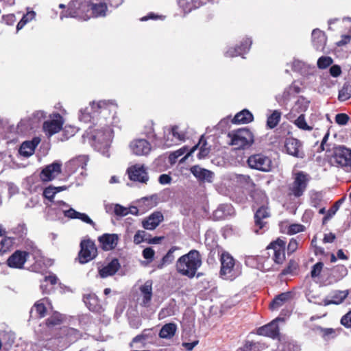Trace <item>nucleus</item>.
I'll list each match as a JSON object with an SVG mask.
<instances>
[{"label":"nucleus","mask_w":351,"mask_h":351,"mask_svg":"<svg viewBox=\"0 0 351 351\" xmlns=\"http://www.w3.org/2000/svg\"><path fill=\"white\" fill-rule=\"evenodd\" d=\"M117 104L113 99L93 101L88 106L81 108L78 119L85 123L116 125L119 122L117 116Z\"/></svg>","instance_id":"f257e3e1"},{"label":"nucleus","mask_w":351,"mask_h":351,"mask_svg":"<svg viewBox=\"0 0 351 351\" xmlns=\"http://www.w3.org/2000/svg\"><path fill=\"white\" fill-rule=\"evenodd\" d=\"M67 187L66 186H58L55 187L51 185L46 187L43 191V196L45 198L51 202V204L48 205V213L49 217L51 220L56 219V217H51V214L53 212H56V210H59L61 211L64 217L71 219H80L82 221L90 225L93 228L95 226V223L88 217V215L83 213H80L73 208H71L70 206L62 200L53 201L56 193L66 190Z\"/></svg>","instance_id":"f03ea898"},{"label":"nucleus","mask_w":351,"mask_h":351,"mask_svg":"<svg viewBox=\"0 0 351 351\" xmlns=\"http://www.w3.org/2000/svg\"><path fill=\"white\" fill-rule=\"evenodd\" d=\"M202 263L199 252L192 250L187 254L181 256L176 261V269L182 276L193 278Z\"/></svg>","instance_id":"7ed1b4c3"},{"label":"nucleus","mask_w":351,"mask_h":351,"mask_svg":"<svg viewBox=\"0 0 351 351\" xmlns=\"http://www.w3.org/2000/svg\"><path fill=\"white\" fill-rule=\"evenodd\" d=\"M28 256H32L36 262L41 261V252L32 242H27L26 250L15 251L7 260V264L10 267L21 269L27 261Z\"/></svg>","instance_id":"20e7f679"},{"label":"nucleus","mask_w":351,"mask_h":351,"mask_svg":"<svg viewBox=\"0 0 351 351\" xmlns=\"http://www.w3.org/2000/svg\"><path fill=\"white\" fill-rule=\"evenodd\" d=\"M220 276L224 280H232L241 274L239 263H237L231 254L223 252L220 256Z\"/></svg>","instance_id":"39448f33"},{"label":"nucleus","mask_w":351,"mask_h":351,"mask_svg":"<svg viewBox=\"0 0 351 351\" xmlns=\"http://www.w3.org/2000/svg\"><path fill=\"white\" fill-rule=\"evenodd\" d=\"M228 136L230 138V145L237 149L247 148L254 142L253 134L247 128H241L233 133H230Z\"/></svg>","instance_id":"423d86ee"},{"label":"nucleus","mask_w":351,"mask_h":351,"mask_svg":"<svg viewBox=\"0 0 351 351\" xmlns=\"http://www.w3.org/2000/svg\"><path fill=\"white\" fill-rule=\"evenodd\" d=\"M331 161L337 167L346 171L351 170V149L344 145H339L333 148Z\"/></svg>","instance_id":"0eeeda50"},{"label":"nucleus","mask_w":351,"mask_h":351,"mask_svg":"<svg viewBox=\"0 0 351 351\" xmlns=\"http://www.w3.org/2000/svg\"><path fill=\"white\" fill-rule=\"evenodd\" d=\"M64 120L58 112H53L48 116V119L43 123V132L47 138L58 133L62 128Z\"/></svg>","instance_id":"6e6552de"},{"label":"nucleus","mask_w":351,"mask_h":351,"mask_svg":"<svg viewBox=\"0 0 351 351\" xmlns=\"http://www.w3.org/2000/svg\"><path fill=\"white\" fill-rule=\"evenodd\" d=\"M47 117V112L43 110H36L27 119H21L17 125L18 132L26 134L34 129L43 120Z\"/></svg>","instance_id":"1a4fd4ad"},{"label":"nucleus","mask_w":351,"mask_h":351,"mask_svg":"<svg viewBox=\"0 0 351 351\" xmlns=\"http://www.w3.org/2000/svg\"><path fill=\"white\" fill-rule=\"evenodd\" d=\"M108 125H104L105 127L102 130H97L95 131L92 135V139L94 141V146L98 149L104 148L108 149L110 147L111 141L113 138L112 130Z\"/></svg>","instance_id":"9d476101"},{"label":"nucleus","mask_w":351,"mask_h":351,"mask_svg":"<svg viewBox=\"0 0 351 351\" xmlns=\"http://www.w3.org/2000/svg\"><path fill=\"white\" fill-rule=\"evenodd\" d=\"M309 182V176L303 172L300 171L295 176L293 183L289 186V195L295 197H301L306 189Z\"/></svg>","instance_id":"9b49d317"},{"label":"nucleus","mask_w":351,"mask_h":351,"mask_svg":"<svg viewBox=\"0 0 351 351\" xmlns=\"http://www.w3.org/2000/svg\"><path fill=\"white\" fill-rule=\"evenodd\" d=\"M247 164L251 169L263 172H269L272 168V161L271 158L263 154H256L250 156L247 159Z\"/></svg>","instance_id":"f8f14e48"},{"label":"nucleus","mask_w":351,"mask_h":351,"mask_svg":"<svg viewBox=\"0 0 351 351\" xmlns=\"http://www.w3.org/2000/svg\"><path fill=\"white\" fill-rule=\"evenodd\" d=\"M80 251L78 258L82 264L87 263L97 255V249L95 243L90 239L83 240L80 243Z\"/></svg>","instance_id":"ddd939ff"},{"label":"nucleus","mask_w":351,"mask_h":351,"mask_svg":"<svg viewBox=\"0 0 351 351\" xmlns=\"http://www.w3.org/2000/svg\"><path fill=\"white\" fill-rule=\"evenodd\" d=\"M285 245L284 240L278 239L267 247L268 254H272V260L276 265H281L285 261Z\"/></svg>","instance_id":"4468645a"},{"label":"nucleus","mask_w":351,"mask_h":351,"mask_svg":"<svg viewBox=\"0 0 351 351\" xmlns=\"http://www.w3.org/2000/svg\"><path fill=\"white\" fill-rule=\"evenodd\" d=\"M252 41L250 38L245 37L243 38L239 45L235 47H229L224 51L226 57L233 58L239 56H243L247 53L251 47Z\"/></svg>","instance_id":"2eb2a0df"},{"label":"nucleus","mask_w":351,"mask_h":351,"mask_svg":"<svg viewBox=\"0 0 351 351\" xmlns=\"http://www.w3.org/2000/svg\"><path fill=\"white\" fill-rule=\"evenodd\" d=\"M285 149L286 152L294 157L303 158L304 153L302 148L301 142L295 138H287L285 142Z\"/></svg>","instance_id":"dca6fc26"},{"label":"nucleus","mask_w":351,"mask_h":351,"mask_svg":"<svg viewBox=\"0 0 351 351\" xmlns=\"http://www.w3.org/2000/svg\"><path fill=\"white\" fill-rule=\"evenodd\" d=\"M62 163L55 161L46 166L40 174V179L43 182H49L56 178L61 173Z\"/></svg>","instance_id":"f3484780"},{"label":"nucleus","mask_w":351,"mask_h":351,"mask_svg":"<svg viewBox=\"0 0 351 351\" xmlns=\"http://www.w3.org/2000/svg\"><path fill=\"white\" fill-rule=\"evenodd\" d=\"M283 322L284 319L278 317L270 323L258 328L257 333L259 335L267 336L272 339L277 338L279 335L278 322Z\"/></svg>","instance_id":"a211bd4d"},{"label":"nucleus","mask_w":351,"mask_h":351,"mask_svg":"<svg viewBox=\"0 0 351 351\" xmlns=\"http://www.w3.org/2000/svg\"><path fill=\"white\" fill-rule=\"evenodd\" d=\"M130 149L136 156H146L151 151L150 143L144 138L134 139L130 143Z\"/></svg>","instance_id":"6ab92c4d"},{"label":"nucleus","mask_w":351,"mask_h":351,"mask_svg":"<svg viewBox=\"0 0 351 351\" xmlns=\"http://www.w3.org/2000/svg\"><path fill=\"white\" fill-rule=\"evenodd\" d=\"M350 293L349 290H333L330 292L328 295L323 300L324 306L330 304L339 305L342 304Z\"/></svg>","instance_id":"aec40b11"},{"label":"nucleus","mask_w":351,"mask_h":351,"mask_svg":"<svg viewBox=\"0 0 351 351\" xmlns=\"http://www.w3.org/2000/svg\"><path fill=\"white\" fill-rule=\"evenodd\" d=\"M129 178L131 180L146 183L149 177L144 165H135L128 169Z\"/></svg>","instance_id":"412c9836"},{"label":"nucleus","mask_w":351,"mask_h":351,"mask_svg":"<svg viewBox=\"0 0 351 351\" xmlns=\"http://www.w3.org/2000/svg\"><path fill=\"white\" fill-rule=\"evenodd\" d=\"M327 282L333 284L342 280L348 274V269L343 265H337L331 269H327Z\"/></svg>","instance_id":"4be33fe9"},{"label":"nucleus","mask_w":351,"mask_h":351,"mask_svg":"<svg viewBox=\"0 0 351 351\" xmlns=\"http://www.w3.org/2000/svg\"><path fill=\"white\" fill-rule=\"evenodd\" d=\"M103 250L108 251L115 248L118 243L119 236L117 234H104L98 238Z\"/></svg>","instance_id":"5701e85b"},{"label":"nucleus","mask_w":351,"mask_h":351,"mask_svg":"<svg viewBox=\"0 0 351 351\" xmlns=\"http://www.w3.org/2000/svg\"><path fill=\"white\" fill-rule=\"evenodd\" d=\"M191 172L199 181L210 183L213 180L214 173L198 165L192 167Z\"/></svg>","instance_id":"b1692460"},{"label":"nucleus","mask_w":351,"mask_h":351,"mask_svg":"<svg viewBox=\"0 0 351 351\" xmlns=\"http://www.w3.org/2000/svg\"><path fill=\"white\" fill-rule=\"evenodd\" d=\"M184 139L185 132L180 130L178 126L174 125L169 132L165 143L167 146H171L173 144H178L184 141Z\"/></svg>","instance_id":"393cba45"},{"label":"nucleus","mask_w":351,"mask_h":351,"mask_svg":"<svg viewBox=\"0 0 351 351\" xmlns=\"http://www.w3.org/2000/svg\"><path fill=\"white\" fill-rule=\"evenodd\" d=\"M292 69L302 75H313L315 72V66L311 65L298 59H294L291 63Z\"/></svg>","instance_id":"a878e982"},{"label":"nucleus","mask_w":351,"mask_h":351,"mask_svg":"<svg viewBox=\"0 0 351 351\" xmlns=\"http://www.w3.org/2000/svg\"><path fill=\"white\" fill-rule=\"evenodd\" d=\"M300 92V88L295 84L294 83L285 88L282 94H278L276 96V100L280 104H285L289 101L293 95L299 93Z\"/></svg>","instance_id":"bb28decb"},{"label":"nucleus","mask_w":351,"mask_h":351,"mask_svg":"<svg viewBox=\"0 0 351 351\" xmlns=\"http://www.w3.org/2000/svg\"><path fill=\"white\" fill-rule=\"evenodd\" d=\"M269 217V213L268 209L265 206H261L255 213L254 215V223L255 227L258 228L254 229V232L256 234H260L259 230L263 229L265 225L264 219Z\"/></svg>","instance_id":"cd10ccee"},{"label":"nucleus","mask_w":351,"mask_h":351,"mask_svg":"<svg viewBox=\"0 0 351 351\" xmlns=\"http://www.w3.org/2000/svg\"><path fill=\"white\" fill-rule=\"evenodd\" d=\"M199 146V152L197 154V157L199 159H202L206 158L209 152H210V148L207 147V142L204 139V136H202L199 143L195 146H193L188 152L186 156L181 159V161L185 160L189 156L192 155V154L197 149V147Z\"/></svg>","instance_id":"c85d7f7f"},{"label":"nucleus","mask_w":351,"mask_h":351,"mask_svg":"<svg viewBox=\"0 0 351 351\" xmlns=\"http://www.w3.org/2000/svg\"><path fill=\"white\" fill-rule=\"evenodd\" d=\"M84 302L86 307L92 312L100 313L103 311L101 305L95 293H88L84 295Z\"/></svg>","instance_id":"c756f323"},{"label":"nucleus","mask_w":351,"mask_h":351,"mask_svg":"<svg viewBox=\"0 0 351 351\" xmlns=\"http://www.w3.org/2000/svg\"><path fill=\"white\" fill-rule=\"evenodd\" d=\"M163 215L160 212H154L143 221L145 229L153 230L163 221Z\"/></svg>","instance_id":"7c9ffc66"},{"label":"nucleus","mask_w":351,"mask_h":351,"mask_svg":"<svg viewBox=\"0 0 351 351\" xmlns=\"http://www.w3.org/2000/svg\"><path fill=\"white\" fill-rule=\"evenodd\" d=\"M40 142V138L39 137H35L32 141L23 142L19 149L20 154L25 157L32 156Z\"/></svg>","instance_id":"2f4dec72"},{"label":"nucleus","mask_w":351,"mask_h":351,"mask_svg":"<svg viewBox=\"0 0 351 351\" xmlns=\"http://www.w3.org/2000/svg\"><path fill=\"white\" fill-rule=\"evenodd\" d=\"M326 36L324 32L315 29L312 32L313 47L317 51H323L326 44Z\"/></svg>","instance_id":"473e14b6"},{"label":"nucleus","mask_w":351,"mask_h":351,"mask_svg":"<svg viewBox=\"0 0 351 351\" xmlns=\"http://www.w3.org/2000/svg\"><path fill=\"white\" fill-rule=\"evenodd\" d=\"M140 291L143 296L141 306L147 307L149 306L152 298V281L147 280L140 287Z\"/></svg>","instance_id":"72a5a7b5"},{"label":"nucleus","mask_w":351,"mask_h":351,"mask_svg":"<svg viewBox=\"0 0 351 351\" xmlns=\"http://www.w3.org/2000/svg\"><path fill=\"white\" fill-rule=\"evenodd\" d=\"M88 157L86 156H78L66 163V167L71 172H75L79 169H84L87 165Z\"/></svg>","instance_id":"f704fd0d"},{"label":"nucleus","mask_w":351,"mask_h":351,"mask_svg":"<svg viewBox=\"0 0 351 351\" xmlns=\"http://www.w3.org/2000/svg\"><path fill=\"white\" fill-rule=\"evenodd\" d=\"M49 304V300L47 298L37 301L31 309L30 314L32 317H43L46 315V304Z\"/></svg>","instance_id":"c9c22d12"},{"label":"nucleus","mask_w":351,"mask_h":351,"mask_svg":"<svg viewBox=\"0 0 351 351\" xmlns=\"http://www.w3.org/2000/svg\"><path fill=\"white\" fill-rule=\"evenodd\" d=\"M234 213V210L232 205L228 204H221L213 212V219L215 220H221L228 216H232Z\"/></svg>","instance_id":"e433bc0d"},{"label":"nucleus","mask_w":351,"mask_h":351,"mask_svg":"<svg viewBox=\"0 0 351 351\" xmlns=\"http://www.w3.org/2000/svg\"><path fill=\"white\" fill-rule=\"evenodd\" d=\"M119 261L114 258L99 270V276L103 278L113 276L119 270Z\"/></svg>","instance_id":"4c0bfd02"},{"label":"nucleus","mask_w":351,"mask_h":351,"mask_svg":"<svg viewBox=\"0 0 351 351\" xmlns=\"http://www.w3.org/2000/svg\"><path fill=\"white\" fill-rule=\"evenodd\" d=\"M206 3L201 0H178V4L184 14H189L193 10L197 9Z\"/></svg>","instance_id":"58836bf2"},{"label":"nucleus","mask_w":351,"mask_h":351,"mask_svg":"<svg viewBox=\"0 0 351 351\" xmlns=\"http://www.w3.org/2000/svg\"><path fill=\"white\" fill-rule=\"evenodd\" d=\"M253 119V114L248 110L244 109L235 114L232 123L246 124L252 122Z\"/></svg>","instance_id":"ea45409f"},{"label":"nucleus","mask_w":351,"mask_h":351,"mask_svg":"<svg viewBox=\"0 0 351 351\" xmlns=\"http://www.w3.org/2000/svg\"><path fill=\"white\" fill-rule=\"evenodd\" d=\"M177 330V326L174 323L165 324L159 332V337L162 339H169L172 338Z\"/></svg>","instance_id":"a19ab883"},{"label":"nucleus","mask_w":351,"mask_h":351,"mask_svg":"<svg viewBox=\"0 0 351 351\" xmlns=\"http://www.w3.org/2000/svg\"><path fill=\"white\" fill-rule=\"evenodd\" d=\"M291 297V293L285 292L277 295L270 304V308L271 310L278 309L279 307L283 305L285 302L288 301Z\"/></svg>","instance_id":"79ce46f5"},{"label":"nucleus","mask_w":351,"mask_h":351,"mask_svg":"<svg viewBox=\"0 0 351 351\" xmlns=\"http://www.w3.org/2000/svg\"><path fill=\"white\" fill-rule=\"evenodd\" d=\"M89 7L93 17H103L106 15L108 8L105 3H90Z\"/></svg>","instance_id":"37998d69"},{"label":"nucleus","mask_w":351,"mask_h":351,"mask_svg":"<svg viewBox=\"0 0 351 351\" xmlns=\"http://www.w3.org/2000/svg\"><path fill=\"white\" fill-rule=\"evenodd\" d=\"M318 330H319V332L322 335L323 339L326 341L335 338L340 332V329H334L331 328L319 327Z\"/></svg>","instance_id":"c03bdc74"},{"label":"nucleus","mask_w":351,"mask_h":351,"mask_svg":"<svg viewBox=\"0 0 351 351\" xmlns=\"http://www.w3.org/2000/svg\"><path fill=\"white\" fill-rule=\"evenodd\" d=\"M293 123L298 128L303 130L310 131L315 128V125L311 122L309 124L307 123L304 114H300Z\"/></svg>","instance_id":"a18cd8bd"},{"label":"nucleus","mask_w":351,"mask_h":351,"mask_svg":"<svg viewBox=\"0 0 351 351\" xmlns=\"http://www.w3.org/2000/svg\"><path fill=\"white\" fill-rule=\"evenodd\" d=\"M179 249L180 248L176 246L171 247L169 250L166 255L163 256V258L161 260V263L158 265V267L159 269H162L165 265H169L171 263L175 258V256L173 255L174 252Z\"/></svg>","instance_id":"49530a36"},{"label":"nucleus","mask_w":351,"mask_h":351,"mask_svg":"<svg viewBox=\"0 0 351 351\" xmlns=\"http://www.w3.org/2000/svg\"><path fill=\"white\" fill-rule=\"evenodd\" d=\"M308 105L309 101L304 97H300L295 102L292 110V113L297 111L299 113L303 114V112L308 109Z\"/></svg>","instance_id":"de8ad7c7"},{"label":"nucleus","mask_w":351,"mask_h":351,"mask_svg":"<svg viewBox=\"0 0 351 351\" xmlns=\"http://www.w3.org/2000/svg\"><path fill=\"white\" fill-rule=\"evenodd\" d=\"M36 17V12L33 10H27V12L24 14L20 21L16 25L17 31L21 29L27 23L32 21Z\"/></svg>","instance_id":"09e8293b"},{"label":"nucleus","mask_w":351,"mask_h":351,"mask_svg":"<svg viewBox=\"0 0 351 351\" xmlns=\"http://www.w3.org/2000/svg\"><path fill=\"white\" fill-rule=\"evenodd\" d=\"M62 332L69 342H74L80 337V331L73 328H64L62 329Z\"/></svg>","instance_id":"8fccbe9b"},{"label":"nucleus","mask_w":351,"mask_h":351,"mask_svg":"<svg viewBox=\"0 0 351 351\" xmlns=\"http://www.w3.org/2000/svg\"><path fill=\"white\" fill-rule=\"evenodd\" d=\"M280 112L278 110H274L267 118V126L270 129L274 128L280 122Z\"/></svg>","instance_id":"3c124183"},{"label":"nucleus","mask_w":351,"mask_h":351,"mask_svg":"<svg viewBox=\"0 0 351 351\" xmlns=\"http://www.w3.org/2000/svg\"><path fill=\"white\" fill-rule=\"evenodd\" d=\"M351 97V85L345 83L342 88L339 91L338 99L341 101H345Z\"/></svg>","instance_id":"603ef678"},{"label":"nucleus","mask_w":351,"mask_h":351,"mask_svg":"<svg viewBox=\"0 0 351 351\" xmlns=\"http://www.w3.org/2000/svg\"><path fill=\"white\" fill-rule=\"evenodd\" d=\"M62 321V315L58 313H53L46 320V325L49 328H51L60 325Z\"/></svg>","instance_id":"864d4df0"},{"label":"nucleus","mask_w":351,"mask_h":351,"mask_svg":"<svg viewBox=\"0 0 351 351\" xmlns=\"http://www.w3.org/2000/svg\"><path fill=\"white\" fill-rule=\"evenodd\" d=\"M333 60L329 56H322L317 60V65L320 69H325L332 65Z\"/></svg>","instance_id":"5fc2aeb1"},{"label":"nucleus","mask_w":351,"mask_h":351,"mask_svg":"<svg viewBox=\"0 0 351 351\" xmlns=\"http://www.w3.org/2000/svg\"><path fill=\"white\" fill-rule=\"evenodd\" d=\"M343 201V199L338 200L335 204V205L330 210H328L326 215L323 219L324 222H325L327 220H329L333 215H335L336 212L338 210L339 208L340 204L342 203Z\"/></svg>","instance_id":"6e6d98bb"},{"label":"nucleus","mask_w":351,"mask_h":351,"mask_svg":"<svg viewBox=\"0 0 351 351\" xmlns=\"http://www.w3.org/2000/svg\"><path fill=\"white\" fill-rule=\"evenodd\" d=\"M259 343L256 342H247L243 348H239L237 351H257Z\"/></svg>","instance_id":"4d7b16f0"},{"label":"nucleus","mask_w":351,"mask_h":351,"mask_svg":"<svg viewBox=\"0 0 351 351\" xmlns=\"http://www.w3.org/2000/svg\"><path fill=\"white\" fill-rule=\"evenodd\" d=\"M324 263L322 262H318L315 264L311 270V276L313 278L317 277L320 275L321 271L323 269Z\"/></svg>","instance_id":"13d9d810"},{"label":"nucleus","mask_w":351,"mask_h":351,"mask_svg":"<svg viewBox=\"0 0 351 351\" xmlns=\"http://www.w3.org/2000/svg\"><path fill=\"white\" fill-rule=\"evenodd\" d=\"M349 121V117L344 113L337 114L335 117V121L340 125H345Z\"/></svg>","instance_id":"bf43d9fd"},{"label":"nucleus","mask_w":351,"mask_h":351,"mask_svg":"<svg viewBox=\"0 0 351 351\" xmlns=\"http://www.w3.org/2000/svg\"><path fill=\"white\" fill-rule=\"evenodd\" d=\"M304 230V226L303 225L295 223L289 226L288 232L290 234H294L303 232Z\"/></svg>","instance_id":"052dcab7"},{"label":"nucleus","mask_w":351,"mask_h":351,"mask_svg":"<svg viewBox=\"0 0 351 351\" xmlns=\"http://www.w3.org/2000/svg\"><path fill=\"white\" fill-rule=\"evenodd\" d=\"M341 324L347 328H351V310L341 319Z\"/></svg>","instance_id":"680f3d73"},{"label":"nucleus","mask_w":351,"mask_h":351,"mask_svg":"<svg viewBox=\"0 0 351 351\" xmlns=\"http://www.w3.org/2000/svg\"><path fill=\"white\" fill-rule=\"evenodd\" d=\"M114 215L118 217H125L128 215V208L117 204L114 207Z\"/></svg>","instance_id":"e2e57ef3"},{"label":"nucleus","mask_w":351,"mask_h":351,"mask_svg":"<svg viewBox=\"0 0 351 351\" xmlns=\"http://www.w3.org/2000/svg\"><path fill=\"white\" fill-rule=\"evenodd\" d=\"M146 232L143 230H138L134 236V242L136 244H140L145 240Z\"/></svg>","instance_id":"0e129e2a"},{"label":"nucleus","mask_w":351,"mask_h":351,"mask_svg":"<svg viewBox=\"0 0 351 351\" xmlns=\"http://www.w3.org/2000/svg\"><path fill=\"white\" fill-rule=\"evenodd\" d=\"M330 74L333 77H337L341 74V68L337 64L332 65L329 70Z\"/></svg>","instance_id":"69168bd1"},{"label":"nucleus","mask_w":351,"mask_h":351,"mask_svg":"<svg viewBox=\"0 0 351 351\" xmlns=\"http://www.w3.org/2000/svg\"><path fill=\"white\" fill-rule=\"evenodd\" d=\"M294 345L291 342L281 343L278 347V351H294Z\"/></svg>","instance_id":"338daca9"},{"label":"nucleus","mask_w":351,"mask_h":351,"mask_svg":"<svg viewBox=\"0 0 351 351\" xmlns=\"http://www.w3.org/2000/svg\"><path fill=\"white\" fill-rule=\"evenodd\" d=\"M154 254V250L151 247H147L143 250V256L145 259L152 260Z\"/></svg>","instance_id":"774afa93"}]
</instances>
